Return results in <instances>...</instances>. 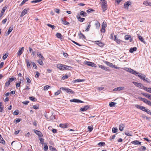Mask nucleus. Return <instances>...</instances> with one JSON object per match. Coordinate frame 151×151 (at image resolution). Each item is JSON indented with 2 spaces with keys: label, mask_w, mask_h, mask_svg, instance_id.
<instances>
[{
  "label": "nucleus",
  "mask_w": 151,
  "mask_h": 151,
  "mask_svg": "<svg viewBox=\"0 0 151 151\" xmlns=\"http://www.w3.org/2000/svg\"><path fill=\"white\" fill-rule=\"evenodd\" d=\"M49 149L51 151H57L55 148L51 146H49Z\"/></svg>",
  "instance_id": "obj_32"
},
{
  "label": "nucleus",
  "mask_w": 151,
  "mask_h": 151,
  "mask_svg": "<svg viewBox=\"0 0 151 151\" xmlns=\"http://www.w3.org/2000/svg\"><path fill=\"white\" fill-rule=\"evenodd\" d=\"M101 4L103 11L104 12H105L107 9V2H102Z\"/></svg>",
  "instance_id": "obj_2"
},
{
  "label": "nucleus",
  "mask_w": 151,
  "mask_h": 151,
  "mask_svg": "<svg viewBox=\"0 0 151 151\" xmlns=\"http://www.w3.org/2000/svg\"><path fill=\"white\" fill-rule=\"evenodd\" d=\"M80 15L82 16L83 17H84L86 16V12L84 11H81L80 13Z\"/></svg>",
  "instance_id": "obj_31"
},
{
  "label": "nucleus",
  "mask_w": 151,
  "mask_h": 151,
  "mask_svg": "<svg viewBox=\"0 0 151 151\" xmlns=\"http://www.w3.org/2000/svg\"><path fill=\"white\" fill-rule=\"evenodd\" d=\"M99 67L103 69H104L106 70H107L108 69L104 65H100L99 66Z\"/></svg>",
  "instance_id": "obj_36"
},
{
  "label": "nucleus",
  "mask_w": 151,
  "mask_h": 151,
  "mask_svg": "<svg viewBox=\"0 0 151 151\" xmlns=\"http://www.w3.org/2000/svg\"><path fill=\"white\" fill-rule=\"evenodd\" d=\"M88 129L89 131L90 132H91L93 130V128L91 126H88Z\"/></svg>",
  "instance_id": "obj_62"
},
{
  "label": "nucleus",
  "mask_w": 151,
  "mask_h": 151,
  "mask_svg": "<svg viewBox=\"0 0 151 151\" xmlns=\"http://www.w3.org/2000/svg\"><path fill=\"white\" fill-rule=\"evenodd\" d=\"M84 81V80L83 79H77L76 80H75L73 81V82L74 83H76L77 82H80L83 81Z\"/></svg>",
  "instance_id": "obj_25"
},
{
  "label": "nucleus",
  "mask_w": 151,
  "mask_h": 151,
  "mask_svg": "<svg viewBox=\"0 0 151 151\" xmlns=\"http://www.w3.org/2000/svg\"><path fill=\"white\" fill-rule=\"evenodd\" d=\"M96 88L99 91H101L104 88V87H97Z\"/></svg>",
  "instance_id": "obj_49"
},
{
  "label": "nucleus",
  "mask_w": 151,
  "mask_h": 151,
  "mask_svg": "<svg viewBox=\"0 0 151 151\" xmlns=\"http://www.w3.org/2000/svg\"><path fill=\"white\" fill-rule=\"evenodd\" d=\"M3 104H0V112H2L3 110Z\"/></svg>",
  "instance_id": "obj_46"
},
{
  "label": "nucleus",
  "mask_w": 151,
  "mask_h": 151,
  "mask_svg": "<svg viewBox=\"0 0 151 151\" xmlns=\"http://www.w3.org/2000/svg\"><path fill=\"white\" fill-rule=\"evenodd\" d=\"M79 35L80 38H85V36H84V35H83L82 33H81V31L80 32V33L79 34Z\"/></svg>",
  "instance_id": "obj_37"
},
{
  "label": "nucleus",
  "mask_w": 151,
  "mask_h": 151,
  "mask_svg": "<svg viewBox=\"0 0 151 151\" xmlns=\"http://www.w3.org/2000/svg\"><path fill=\"white\" fill-rule=\"evenodd\" d=\"M89 106L88 105H86L84 106L83 107H82L80 109V110L81 111H84L88 110L89 108Z\"/></svg>",
  "instance_id": "obj_6"
},
{
  "label": "nucleus",
  "mask_w": 151,
  "mask_h": 151,
  "mask_svg": "<svg viewBox=\"0 0 151 151\" xmlns=\"http://www.w3.org/2000/svg\"><path fill=\"white\" fill-rule=\"evenodd\" d=\"M76 17L78 20L81 22H83L85 20L84 18L81 17L79 14H78L76 16Z\"/></svg>",
  "instance_id": "obj_9"
},
{
  "label": "nucleus",
  "mask_w": 151,
  "mask_h": 151,
  "mask_svg": "<svg viewBox=\"0 0 151 151\" xmlns=\"http://www.w3.org/2000/svg\"><path fill=\"white\" fill-rule=\"evenodd\" d=\"M42 60L40 59L37 60V63L40 65H43L44 64Z\"/></svg>",
  "instance_id": "obj_35"
},
{
  "label": "nucleus",
  "mask_w": 151,
  "mask_h": 151,
  "mask_svg": "<svg viewBox=\"0 0 151 151\" xmlns=\"http://www.w3.org/2000/svg\"><path fill=\"white\" fill-rule=\"evenodd\" d=\"M133 83L134 84V85L138 87H141L142 86L144 87L143 86H142V84L139 83L135 82H133Z\"/></svg>",
  "instance_id": "obj_16"
},
{
  "label": "nucleus",
  "mask_w": 151,
  "mask_h": 151,
  "mask_svg": "<svg viewBox=\"0 0 151 151\" xmlns=\"http://www.w3.org/2000/svg\"><path fill=\"white\" fill-rule=\"evenodd\" d=\"M125 134L128 136H132V135L130 133L128 132H124Z\"/></svg>",
  "instance_id": "obj_58"
},
{
  "label": "nucleus",
  "mask_w": 151,
  "mask_h": 151,
  "mask_svg": "<svg viewBox=\"0 0 151 151\" xmlns=\"http://www.w3.org/2000/svg\"><path fill=\"white\" fill-rule=\"evenodd\" d=\"M141 142H139L138 140H134L131 142V143L137 145H141Z\"/></svg>",
  "instance_id": "obj_13"
},
{
  "label": "nucleus",
  "mask_w": 151,
  "mask_h": 151,
  "mask_svg": "<svg viewBox=\"0 0 151 151\" xmlns=\"http://www.w3.org/2000/svg\"><path fill=\"white\" fill-rule=\"evenodd\" d=\"M105 145V143L104 142H99L98 145L100 147H101L104 146Z\"/></svg>",
  "instance_id": "obj_43"
},
{
  "label": "nucleus",
  "mask_w": 151,
  "mask_h": 151,
  "mask_svg": "<svg viewBox=\"0 0 151 151\" xmlns=\"http://www.w3.org/2000/svg\"><path fill=\"white\" fill-rule=\"evenodd\" d=\"M7 20V18H5L2 21V23L3 24H4L6 23V22Z\"/></svg>",
  "instance_id": "obj_60"
},
{
  "label": "nucleus",
  "mask_w": 151,
  "mask_h": 151,
  "mask_svg": "<svg viewBox=\"0 0 151 151\" xmlns=\"http://www.w3.org/2000/svg\"><path fill=\"white\" fill-rule=\"evenodd\" d=\"M70 101L71 102H75V103H85L84 102H83L82 101H81L79 99H70Z\"/></svg>",
  "instance_id": "obj_5"
},
{
  "label": "nucleus",
  "mask_w": 151,
  "mask_h": 151,
  "mask_svg": "<svg viewBox=\"0 0 151 151\" xmlns=\"http://www.w3.org/2000/svg\"><path fill=\"white\" fill-rule=\"evenodd\" d=\"M132 3L131 1H129L125 2L124 4V8L126 9H128L129 6L131 5Z\"/></svg>",
  "instance_id": "obj_4"
},
{
  "label": "nucleus",
  "mask_w": 151,
  "mask_h": 151,
  "mask_svg": "<svg viewBox=\"0 0 151 151\" xmlns=\"http://www.w3.org/2000/svg\"><path fill=\"white\" fill-rule=\"evenodd\" d=\"M42 0H34L31 1V3H37L38 2H40V1H42Z\"/></svg>",
  "instance_id": "obj_50"
},
{
  "label": "nucleus",
  "mask_w": 151,
  "mask_h": 151,
  "mask_svg": "<svg viewBox=\"0 0 151 151\" xmlns=\"http://www.w3.org/2000/svg\"><path fill=\"white\" fill-rule=\"evenodd\" d=\"M65 67H67L66 65H63L62 64L58 65H57V67L58 68H59L61 70H65Z\"/></svg>",
  "instance_id": "obj_7"
},
{
  "label": "nucleus",
  "mask_w": 151,
  "mask_h": 151,
  "mask_svg": "<svg viewBox=\"0 0 151 151\" xmlns=\"http://www.w3.org/2000/svg\"><path fill=\"white\" fill-rule=\"evenodd\" d=\"M13 28L12 27H10L8 31V32H6V35H8L13 30Z\"/></svg>",
  "instance_id": "obj_22"
},
{
  "label": "nucleus",
  "mask_w": 151,
  "mask_h": 151,
  "mask_svg": "<svg viewBox=\"0 0 151 151\" xmlns=\"http://www.w3.org/2000/svg\"><path fill=\"white\" fill-rule=\"evenodd\" d=\"M143 81L146 82L148 83H150V82L149 81V79L146 78H145L144 79Z\"/></svg>",
  "instance_id": "obj_54"
},
{
  "label": "nucleus",
  "mask_w": 151,
  "mask_h": 151,
  "mask_svg": "<svg viewBox=\"0 0 151 151\" xmlns=\"http://www.w3.org/2000/svg\"><path fill=\"white\" fill-rule=\"evenodd\" d=\"M61 21L62 22V23L64 24L68 25L69 24V23L66 21L64 19L61 18Z\"/></svg>",
  "instance_id": "obj_18"
},
{
  "label": "nucleus",
  "mask_w": 151,
  "mask_h": 151,
  "mask_svg": "<svg viewBox=\"0 0 151 151\" xmlns=\"http://www.w3.org/2000/svg\"><path fill=\"white\" fill-rule=\"evenodd\" d=\"M27 10L26 9H24L21 13V14L20 15L21 17H22L24 15L27 14Z\"/></svg>",
  "instance_id": "obj_15"
},
{
  "label": "nucleus",
  "mask_w": 151,
  "mask_h": 151,
  "mask_svg": "<svg viewBox=\"0 0 151 151\" xmlns=\"http://www.w3.org/2000/svg\"><path fill=\"white\" fill-rule=\"evenodd\" d=\"M138 75V76L140 78L141 77H142L143 76H145L142 74L137 72V76Z\"/></svg>",
  "instance_id": "obj_33"
},
{
  "label": "nucleus",
  "mask_w": 151,
  "mask_h": 151,
  "mask_svg": "<svg viewBox=\"0 0 151 151\" xmlns=\"http://www.w3.org/2000/svg\"><path fill=\"white\" fill-rule=\"evenodd\" d=\"M22 81V80L21 79H20V81L18 83H17L16 84V88H17L18 87H19L20 86V83H21V81ZM22 82H23V80H22Z\"/></svg>",
  "instance_id": "obj_45"
},
{
  "label": "nucleus",
  "mask_w": 151,
  "mask_h": 151,
  "mask_svg": "<svg viewBox=\"0 0 151 151\" xmlns=\"http://www.w3.org/2000/svg\"><path fill=\"white\" fill-rule=\"evenodd\" d=\"M37 55L40 57L41 59L44 60L45 58L44 57L41 55V54L39 52H37Z\"/></svg>",
  "instance_id": "obj_27"
},
{
  "label": "nucleus",
  "mask_w": 151,
  "mask_h": 151,
  "mask_svg": "<svg viewBox=\"0 0 151 151\" xmlns=\"http://www.w3.org/2000/svg\"><path fill=\"white\" fill-rule=\"evenodd\" d=\"M143 89L145 91L151 93V88L144 87Z\"/></svg>",
  "instance_id": "obj_28"
},
{
  "label": "nucleus",
  "mask_w": 151,
  "mask_h": 151,
  "mask_svg": "<svg viewBox=\"0 0 151 151\" xmlns=\"http://www.w3.org/2000/svg\"><path fill=\"white\" fill-rule=\"evenodd\" d=\"M26 62L27 64V67H29L31 65V63H30L28 60L26 59Z\"/></svg>",
  "instance_id": "obj_41"
},
{
  "label": "nucleus",
  "mask_w": 151,
  "mask_h": 151,
  "mask_svg": "<svg viewBox=\"0 0 151 151\" xmlns=\"http://www.w3.org/2000/svg\"><path fill=\"white\" fill-rule=\"evenodd\" d=\"M29 99L33 101H35L37 100V99L34 97L32 96L29 97Z\"/></svg>",
  "instance_id": "obj_40"
},
{
  "label": "nucleus",
  "mask_w": 151,
  "mask_h": 151,
  "mask_svg": "<svg viewBox=\"0 0 151 151\" xmlns=\"http://www.w3.org/2000/svg\"><path fill=\"white\" fill-rule=\"evenodd\" d=\"M112 132L114 133H116L118 131V129L116 128L113 127L112 129Z\"/></svg>",
  "instance_id": "obj_42"
},
{
  "label": "nucleus",
  "mask_w": 151,
  "mask_h": 151,
  "mask_svg": "<svg viewBox=\"0 0 151 151\" xmlns=\"http://www.w3.org/2000/svg\"><path fill=\"white\" fill-rule=\"evenodd\" d=\"M142 94L150 99V98H151V95L149 94L145 93H142Z\"/></svg>",
  "instance_id": "obj_17"
},
{
  "label": "nucleus",
  "mask_w": 151,
  "mask_h": 151,
  "mask_svg": "<svg viewBox=\"0 0 151 151\" xmlns=\"http://www.w3.org/2000/svg\"><path fill=\"white\" fill-rule=\"evenodd\" d=\"M106 64L108 66L110 67L111 68H113L114 66L112 63H111L107 61H106L105 62Z\"/></svg>",
  "instance_id": "obj_21"
},
{
  "label": "nucleus",
  "mask_w": 151,
  "mask_h": 151,
  "mask_svg": "<svg viewBox=\"0 0 151 151\" xmlns=\"http://www.w3.org/2000/svg\"><path fill=\"white\" fill-rule=\"evenodd\" d=\"M0 143L3 145H5V142L2 137L0 138Z\"/></svg>",
  "instance_id": "obj_34"
},
{
  "label": "nucleus",
  "mask_w": 151,
  "mask_h": 151,
  "mask_svg": "<svg viewBox=\"0 0 151 151\" xmlns=\"http://www.w3.org/2000/svg\"><path fill=\"white\" fill-rule=\"evenodd\" d=\"M143 4L144 5H145L147 6H151V3L147 1H144L143 2Z\"/></svg>",
  "instance_id": "obj_19"
},
{
  "label": "nucleus",
  "mask_w": 151,
  "mask_h": 151,
  "mask_svg": "<svg viewBox=\"0 0 151 151\" xmlns=\"http://www.w3.org/2000/svg\"><path fill=\"white\" fill-rule=\"evenodd\" d=\"M96 44L98 45L100 47H102L104 46V44L99 41L96 42Z\"/></svg>",
  "instance_id": "obj_20"
},
{
  "label": "nucleus",
  "mask_w": 151,
  "mask_h": 151,
  "mask_svg": "<svg viewBox=\"0 0 151 151\" xmlns=\"http://www.w3.org/2000/svg\"><path fill=\"white\" fill-rule=\"evenodd\" d=\"M141 100L143 101L144 102L147 104H151V103L150 101H148L146 99L141 98Z\"/></svg>",
  "instance_id": "obj_14"
},
{
  "label": "nucleus",
  "mask_w": 151,
  "mask_h": 151,
  "mask_svg": "<svg viewBox=\"0 0 151 151\" xmlns=\"http://www.w3.org/2000/svg\"><path fill=\"white\" fill-rule=\"evenodd\" d=\"M128 71L131 73H132L135 76H137V72L135 71L134 70L131 68L128 69Z\"/></svg>",
  "instance_id": "obj_11"
},
{
  "label": "nucleus",
  "mask_w": 151,
  "mask_h": 151,
  "mask_svg": "<svg viewBox=\"0 0 151 151\" xmlns=\"http://www.w3.org/2000/svg\"><path fill=\"white\" fill-rule=\"evenodd\" d=\"M47 25L49 27H50L51 28H52V29H54L55 27V26H54V25H51V24H47Z\"/></svg>",
  "instance_id": "obj_56"
},
{
  "label": "nucleus",
  "mask_w": 151,
  "mask_h": 151,
  "mask_svg": "<svg viewBox=\"0 0 151 151\" xmlns=\"http://www.w3.org/2000/svg\"><path fill=\"white\" fill-rule=\"evenodd\" d=\"M24 50V47H22L19 49L17 53L18 56H20L22 55Z\"/></svg>",
  "instance_id": "obj_10"
},
{
  "label": "nucleus",
  "mask_w": 151,
  "mask_h": 151,
  "mask_svg": "<svg viewBox=\"0 0 151 151\" xmlns=\"http://www.w3.org/2000/svg\"><path fill=\"white\" fill-rule=\"evenodd\" d=\"M60 89L62 90L65 91L66 92L68 93L73 94L74 93V92L72 90L68 88L62 87L60 88Z\"/></svg>",
  "instance_id": "obj_3"
},
{
  "label": "nucleus",
  "mask_w": 151,
  "mask_h": 151,
  "mask_svg": "<svg viewBox=\"0 0 151 151\" xmlns=\"http://www.w3.org/2000/svg\"><path fill=\"white\" fill-rule=\"evenodd\" d=\"M40 140L41 144L43 145L44 144V139L40 138Z\"/></svg>",
  "instance_id": "obj_59"
},
{
  "label": "nucleus",
  "mask_w": 151,
  "mask_h": 151,
  "mask_svg": "<svg viewBox=\"0 0 151 151\" xmlns=\"http://www.w3.org/2000/svg\"><path fill=\"white\" fill-rule=\"evenodd\" d=\"M146 149V148L144 146H142L140 148H139V150L140 151H145Z\"/></svg>",
  "instance_id": "obj_29"
},
{
  "label": "nucleus",
  "mask_w": 151,
  "mask_h": 151,
  "mask_svg": "<svg viewBox=\"0 0 151 151\" xmlns=\"http://www.w3.org/2000/svg\"><path fill=\"white\" fill-rule=\"evenodd\" d=\"M14 80V79L13 78H11L9 79L8 81L10 82H12Z\"/></svg>",
  "instance_id": "obj_64"
},
{
  "label": "nucleus",
  "mask_w": 151,
  "mask_h": 151,
  "mask_svg": "<svg viewBox=\"0 0 151 151\" xmlns=\"http://www.w3.org/2000/svg\"><path fill=\"white\" fill-rule=\"evenodd\" d=\"M10 82L9 81L6 82V83H5V86H4L5 87H8L10 85Z\"/></svg>",
  "instance_id": "obj_51"
},
{
  "label": "nucleus",
  "mask_w": 151,
  "mask_h": 151,
  "mask_svg": "<svg viewBox=\"0 0 151 151\" xmlns=\"http://www.w3.org/2000/svg\"><path fill=\"white\" fill-rule=\"evenodd\" d=\"M117 89L118 91H120L121 90H124V89L125 88L123 86H120L117 87Z\"/></svg>",
  "instance_id": "obj_44"
},
{
  "label": "nucleus",
  "mask_w": 151,
  "mask_h": 151,
  "mask_svg": "<svg viewBox=\"0 0 151 151\" xmlns=\"http://www.w3.org/2000/svg\"><path fill=\"white\" fill-rule=\"evenodd\" d=\"M36 73L35 76V77L36 78H38L39 76L40 73L37 71L36 72Z\"/></svg>",
  "instance_id": "obj_63"
},
{
  "label": "nucleus",
  "mask_w": 151,
  "mask_h": 151,
  "mask_svg": "<svg viewBox=\"0 0 151 151\" xmlns=\"http://www.w3.org/2000/svg\"><path fill=\"white\" fill-rule=\"evenodd\" d=\"M49 88H50V86L48 85L45 86L44 87V90H47Z\"/></svg>",
  "instance_id": "obj_53"
},
{
  "label": "nucleus",
  "mask_w": 151,
  "mask_h": 151,
  "mask_svg": "<svg viewBox=\"0 0 151 151\" xmlns=\"http://www.w3.org/2000/svg\"><path fill=\"white\" fill-rule=\"evenodd\" d=\"M44 145L45 146L44 147V149L45 151H46L47 150L48 147L45 143H44Z\"/></svg>",
  "instance_id": "obj_48"
},
{
  "label": "nucleus",
  "mask_w": 151,
  "mask_h": 151,
  "mask_svg": "<svg viewBox=\"0 0 151 151\" xmlns=\"http://www.w3.org/2000/svg\"><path fill=\"white\" fill-rule=\"evenodd\" d=\"M135 106L137 108L146 112L148 114L151 115V111L146 108L145 107L139 105L138 104L136 105Z\"/></svg>",
  "instance_id": "obj_1"
},
{
  "label": "nucleus",
  "mask_w": 151,
  "mask_h": 151,
  "mask_svg": "<svg viewBox=\"0 0 151 151\" xmlns=\"http://www.w3.org/2000/svg\"><path fill=\"white\" fill-rule=\"evenodd\" d=\"M139 40L145 44L146 43V42L144 40V38L139 35L137 34Z\"/></svg>",
  "instance_id": "obj_12"
},
{
  "label": "nucleus",
  "mask_w": 151,
  "mask_h": 151,
  "mask_svg": "<svg viewBox=\"0 0 151 151\" xmlns=\"http://www.w3.org/2000/svg\"><path fill=\"white\" fill-rule=\"evenodd\" d=\"M19 111L18 110H16L14 112L13 114L15 115H17L19 114Z\"/></svg>",
  "instance_id": "obj_55"
},
{
  "label": "nucleus",
  "mask_w": 151,
  "mask_h": 151,
  "mask_svg": "<svg viewBox=\"0 0 151 151\" xmlns=\"http://www.w3.org/2000/svg\"><path fill=\"white\" fill-rule=\"evenodd\" d=\"M106 23L105 22H103L102 24V28H106Z\"/></svg>",
  "instance_id": "obj_39"
},
{
  "label": "nucleus",
  "mask_w": 151,
  "mask_h": 151,
  "mask_svg": "<svg viewBox=\"0 0 151 151\" xmlns=\"http://www.w3.org/2000/svg\"><path fill=\"white\" fill-rule=\"evenodd\" d=\"M124 127V124H121L119 125V129L120 131H122Z\"/></svg>",
  "instance_id": "obj_26"
},
{
  "label": "nucleus",
  "mask_w": 151,
  "mask_h": 151,
  "mask_svg": "<svg viewBox=\"0 0 151 151\" xmlns=\"http://www.w3.org/2000/svg\"><path fill=\"white\" fill-rule=\"evenodd\" d=\"M131 38V36L129 35H127L124 37V38L125 40H128L129 38Z\"/></svg>",
  "instance_id": "obj_47"
},
{
  "label": "nucleus",
  "mask_w": 151,
  "mask_h": 151,
  "mask_svg": "<svg viewBox=\"0 0 151 151\" xmlns=\"http://www.w3.org/2000/svg\"><path fill=\"white\" fill-rule=\"evenodd\" d=\"M59 127L62 128H64L67 127V126L65 124H60L59 125Z\"/></svg>",
  "instance_id": "obj_38"
},
{
  "label": "nucleus",
  "mask_w": 151,
  "mask_h": 151,
  "mask_svg": "<svg viewBox=\"0 0 151 151\" xmlns=\"http://www.w3.org/2000/svg\"><path fill=\"white\" fill-rule=\"evenodd\" d=\"M56 36L58 38L61 40L62 35L60 33H57Z\"/></svg>",
  "instance_id": "obj_30"
},
{
  "label": "nucleus",
  "mask_w": 151,
  "mask_h": 151,
  "mask_svg": "<svg viewBox=\"0 0 151 151\" xmlns=\"http://www.w3.org/2000/svg\"><path fill=\"white\" fill-rule=\"evenodd\" d=\"M91 27V25L90 24H89L87 28L86 29V31L88 32L89 30V29Z\"/></svg>",
  "instance_id": "obj_57"
},
{
  "label": "nucleus",
  "mask_w": 151,
  "mask_h": 151,
  "mask_svg": "<svg viewBox=\"0 0 151 151\" xmlns=\"http://www.w3.org/2000/svg\"><path fill=\"white\" fill-rule=\"evenodd\" d=\"M34 132L36 133L39 137H42L43 136L41 132L37 130L36 129L34 130Z\"/></svg>",
  "instance_id": "obj_8"
},
{
  "label": "nucleus",
  "mask_w": 151,
  "mask_h": 151,
  "mask_svg": "<svg viewBox=\"0 0 151 151\" xmlns=\"http://www.w3.org/2000/svg\"><path fill=\"white\" fill-rule=\"evenodd\" d=\"M61 92V91L60 90H58L57 92L55 93V96H57L59 94H60V93Z\"/></svg>",
  "instance_id": "obj_52"
},
{
  "label": "nucleus",
  "mask_w": 151,
  "mask_h": 151,
  "mask_svg": "<svg viewBox=\"0 0 151 151\" xmlns=\"http://www.w3.org/2000/svg\"><path fill=\"white\" fill-rule=\"evenodd\" d=\"M137 48L136 47H134L133 48H131L129 50V52L131 53H132L134 51H136Z\"/></svg>",
  "instance_id": "obj_23"
},
{
  "label": "nucleus",
  "mask_w": 151,
  "mask_h": 151,
  "mask_svg": "<svg viewBox=\"0 0 151 151\" xmlns=\"http://www.w3.org/2000/svg\"><path fill=\"white\" fill-rule=\"evenodd\" d=\"M32 63L33 67H34L35 69H37V67L35 63L32 62Z\"/></svg>",
  "instance_id": "obj_61"
},
{
  "label": "nucleus",
  "mask_w": 151,
  "mask_h": 151,
  "mask_svg": "<svg viewBox=\"0 0 151 151\" xmlns=\"http://www.w3.org/2000/svg\"><path fill=\"white\" fill-rule=\"evenodd\" d=\"M114 40L117 43L119 44L121 41L120 40L118 39V38L116 37V36L114 35Z\"/></svg>",
  "instance_id": "obj_24"
}]
</instances>
